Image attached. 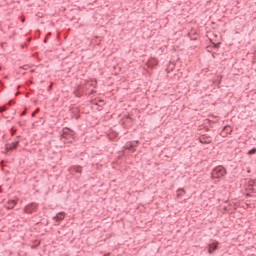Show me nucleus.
Returning <instances> with one entry per match:
<instances>
[{"mask_svg":"<svg viewBox=\"0 0 256 256\" xmlns=\"http://www.w3.org/2000/svg\"><path fill=\"white\" fill-rule=\"evenodd\" d=\"M227 175V169L223 166H216L211 172V179H221Z\"/></svg>","mask_w":256,"mask_h":256,"instance_id":"f257e3e1","label":"nucleus"},{"mask_svg":"<svg viewBox=\"0 0 256 256\" xmlns=\"http://www.w3.org/2000/svg\"><path fill=\"white\" fill-rule=\"evenodd\" d=\"M61 141H63V143H73V141H75L73 130L65 128L61 134Z\"/></svg>","mask_w":256,"mask_h":256,"instance_id":"f03ea898","label":"nucleus"},{"mask_svg":"<svg viewBox=\"0 0 256 256\" xmlns=\"http://www.w3.org/2000/svg\"><path fill=\"white\" fill-rule=\"evenodd\" d=\"M137 145H139V141H128L124 145V149L131 151L132 153H135V148L137 147Z\"/></svg>","mask_w":256,"mask_h":256,"instance_id":"7ed1b4c3","label":"nucleus"},{"mask_svg":"<svg viewBox=\"0 0 256 256\" xmlns=\"http://www.w3.org/2000/svg\"><path fill=\"white\" fill-rule=\"evenodd\" d=\"M219 249V242L214 241L212 243H210L208 245V253L209 255H213V253H215V251H217Z\"/></svg>","mask_w":256,"mask_h":256,"instance_id":"20e7f679","label":"nucleus"},{"mask_svg":"<svg viewBox=\"0 0 256 256\" xmlns=\"http://www.w3.org/2000/svg\"><path fill=\"white\" fill-rule=\"evenodd\" d=\"M35 209H37V203L32 202L25 206L24 211L25 213H33Z\"/></svg>","mask_w":256,"mask_h":256,"instance_id":"39448f33","label":"nucleus"},{"mask_svg":"<svg viewBox=\"0 0 256 256\" xmlns=\"http://www.w3.org/2000/svg\"><path fill=\"white\" fill-rule=\"evenodd\" d=\"M200 143H202L203 145H207L209 143H211V136H209L208 134H203L200 138H199Z\"/></svg>","mask_w":256,"mask_h":256,"instance_id":"423d86ee","label":"nucleus"},{"mask_svg":"<svg viewBox=\"0 0 256 256\" xmlns=\"http://www.w3.org/2000/svg\"><path fill=\"white\" fill-rule=\"evenodd\" d=\"M16 147H19V141H14L10 144H6L5 151H13Z\"/></svg>","mask_w":256,"mask_h":256,"instance_id":"0eeeda50","label":"nucleus"},{"mask_svg":"<svg viewBox=\"0 0 256 256\" xmlns=\"http://www.w3.org/2000/svg\"><path fill=\"white\" fill-rule=\"evenodd\" d=\"M70 172L71 173H78V175H81V173H83V167H81V166H72L70 168Z\"/></svg>","mask_w":256,"mask_h":256,"instance_id":"6e6552de","label":"nucleus"},{"mask_svg":"<svg viewBox=\"0 0 256 256\" xmlns=\"http://www.w3.org/2000/svg\"><path fill=\"white\" fill-rule=\"evenodd\" d=\"M53 219L56 220V223H61V221L65 219V212H59L58 214H56V216L53 217Z\"/></svg>","mask_w":256,"mask_h":256,"instance_id":"1a4fd4ad","label":"nucleus"},{"mask_svg":"<svg viewBox=\"0 0 256 256\" xmlns=\"http://www.w3.org/2000/svg\"><path fill=\"white\" fill-rule=\"evenodd\" d=\"M17 205L16 200H8V204L6 205V209H14Z\"/></svg>","mask_w":256,"mask_h":256,"instance_id":"9d476101","label":"nucleus"},{"mask_svg":"<svg viewBox=\"0 0 256 256\" xmlns=\"http://www.w3.org/2000/svg\"><path fill=\"white\" fill-rule=\"evenodd\" d=\"M249 155H255L256 153V148H252L251 150L248 151Z\"/></svg>","mask_w":256,"mask_h":256,"instance_id":"9b49d317","label":"nucleus"},{"mask_svg":"<svg viewBox=\"0 0 256 256\" xmlns=\"http://www.w3.org/2000/svg\"><path fill=\"white\" fill-rule=\"evenodd\" d=\"M214 49H219L221 43H212Z\"/></svg>","mask_w":256,"mask_h":256,"instance_id":"f8f14e48","label":"nucleus"},{"mask_svg":"<svg viewBox=\"0 0 256 256\" xmlns=\"http://www.w3.org/2000/svg\"><path fill=\"white\" fill-rule=\"evenodd\" d=\"M4 111H7V106L0 107V113H4Z\"/></svg>","mask_w":256,"mask_h":256,"instance_id":"ddd939ff","label":"nucleus"},{"mask_svg":"<svg viewBox=\"0 0 256 256\" xmlns=\"http://www.w3.org/2000/svg\"><path fill=\"white\" fill-rule=\"evenodd\" d=\"M14 104H15V100H10L6 105L11 106V105H14Z\"/></svg>","mask_w":256,"mask_h":256,"instance_id":"4468645a","label":"nucleus"},{"mask_svg":"<svg viewBox=\"0 0 256 256\" xmlns=\"http://www.w3.org/2000/svg\"><path fill=\"white\" fill-rule=\"evenodd\" d=\"M224 131H226L227 133H231V128H229V127H224Z\"/></svg>","mask_w":256,"mask_h":256,"instance_id":"2eb2a0df","label":"nucleus"},{"mask_svg":"<svg viewBox=\"0 0 256 256\" xmlns=\"http://www.w3.org/2000/svg\"><path fill=\"white\" fill-rule=\"evenodd\" d=\"M37 113H39V109H37L36 111H34V112L32 113V117H35V115H37Z\"/></svg>","mask_w":256,"mask_h":256,"instance_id":"dca6fc26","label":"nucleus"},{"mask_svg":"<svg viewBox=\"0 0 256 256\" xmlns=\"http://www.w3.org/2000/svg\"><path fill=\"white\" fill-rule=\"evenodd\" d=\"M98 103H100L101 105H105V100H99Z\"/></svg>","mask_w":256,"mask_h":256,"instance_id":"f3484780","label":"nucleus"},{"mask_svg":"<svg viewBox=\"0 0 256 256\" xmlns=\"http://www.w3.org/2000/svg\"><path fill=\"white\" fill-rule=\"evenodd\" d=\"M177 191H178V193H185V191L183 189H178Z\"/></svg>","mask_w":256,"mask_h":256,"instance_id":"a211bd4d","label":"nucleus"},{"mask_svg":"<svg viewBox=\"0 0 256 256\" xmlns=\"http://www.w3.org/2000/svg\"><path fill=\"white\" fill-rule=\"evenodd\" d=\"M181 195H183V194H182V193H178V194H177V197H181Z\"/></svg>","mask_w":256,"mask_h":256,"instance_id":"6ab92c4d","label":"nucleus"},{"mask_svg":"<svg viewBox=\"0 0 256 256\" xmlns=\"http://www.w3.org/2000/svg\"><path fill=\"white\" fill-rule=\"evenodd\" d=\"M223 210H224V211H227V206H225V207L223 208Z\"/></svg>","mask_w":256,"mask_h":256,"instance_id":"aec40b11","label":"nucleus"},{"mask_svg":"<svg viewBox=\"0 0 256 256\" xmlns=\"http://www.w3.org/2000/svg\"><path fill=\"white\" fill-rule=\"evenodd\" d=\"M246 197H251V194H246Z\"/></svg>","mask_w":256,"mask_h":256,"instance_id":"412c9836","label":"nucleus"},{"mask_svg":"<svg viewBox=\"0 0 256 256\" xmlns=\"http://www.w3.org/2000/svg\"><path fill=\"white\" fill-rule=\"evenodd\" d=\"M3 85V82L0 80V86Z\"/></svg>","mask_w":256,"mask_h":256,"instance_id":"4be33fe9","label":"nucleus"},{"mask_svg":"<svg viewBox=\"0 0 256 256\" xmlns=\"http://www.w3.org/2000/svg\"><path fill=\"white\" fill-rule=\"evenodd\" d=\"M44 43H47V39L44 40Z\"/></svg>","mask_w":256,"mask_h":256,"instance_id":"5701e85b","label":"nucleus"},{"mask_svg":"<svg viewBox=\"0 0 256 256\" xmlns=\"http://www.w3.org/2000/svg\"><path fill=\"white\" fill-rule=\"evenodd\" d=\"M35 70H31V73H33Z\"/></svg>","mask_w":256,"mask_h":256,"instance_id":"b1692460","label":"nucleus"},{"mask_svg":"<svg viewBox=\"0 0 256 256\" xmlns=\"http://www.w3.org/2000/svg\"><path fill=\"white\" fill-rule=\"evenodd\" d=\"M22 115H25V112H23Z\"/></svg>","mask_w":256,"mask_h":256,"instance_id":"393cba45","label":"nucleus"},{"mask_svg":"<svg viewBox=\"0 0 256 256\" xmlns=\"http://www.w3.org/2000/svg\"><path fill=\"white\" fill-rule=\"evenodd\" d=\"M128 119H131V117H130V116H128Z\"/></svg>","mask_w":256,"mask_h":256,"instance_id":"a878e982","label":"nucleus"}]
</instances>
